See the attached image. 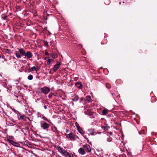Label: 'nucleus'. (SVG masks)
Segmentation results:
<instances>
[{"mask_svg": "<svg viewBox=\"0 0 157 157\" xmlns=\"http://www.w3.org/2000/svg\"><path fill=\"white\" fill-rule=\"evenodd\" d=\"M40 126L41 128L44 130L47 131L50 126V125L46 122H44L42 123H41Z\"/></svg>", "mask_w": 157, "mask_h": 157, "instance_id": "f257e3e1", "label": "nucleus"}, {"mask_svg": "<svg viewBox=\"0 0 157 157\" xmlns=\"http://www.w3.org/2000/svg\"><path fill=\"white\" fill-rule=\"evenodd\" d=\"M40 90L42 93L44 94H48L50 91V89L48 87L44 86L40 89Z\"/></svg>", "mask_w": 157, "mask_h": 157, "instance_id": "f03ea898", "label": "nucleus"}, {"mask_svg": "<svg viewBox=\"0 0 157 157\" xmlns=\"http://www.w3.org/2000/svg\"><path fill=\"white\" fill-rule=\"evenodd\" d=\"M66 136L71 140H76L75 135L72 133L66 134Z\"/></svg>", "mask_w": 157, "mask_h": 157, "instance_id": "7ed1b4c3", "label": "nucleus"}, {"mask_svg": "<svg viewBox=\"0 0 157 157\" xmlns=\"http://www.w3.org/2000/svg\"><path fill=\"white\" fill-rule=\"evenodd\" d=\"M88 132L91 135H94L97 134H99L101 132H96L95 131L94 129L93 128H90L88 130Z\"/></svg>", "mask_w": 157, "mask_h": 157, "instance_id": "20e7f679", "label": "nucleus"}, {"mask_svg": "<svg viewBox=\"0 0 157 157\" xmlns=\"http://www.w3.org/2000/svg\"><path fill=\"white\" fill-rule=\"evenodd\" d=\"M60 65V64L59 63H57L52 68L53 71L54 72H56L59 68Z\"/></svg>", "mask_w": 157, "mask_h": 157, "instance_id": "39448f33", "label": "nucleus"}, {"mask_svg": "<svg viewBox=\"0 0 157 157\" xmlns=\"http://www.w3.org/2000/svg\"><path fill=\"white\" fill-rule=\"evenodd\" d=\"M78 153L81 155H84L86 154V151L82 147L80 148L78 150Z\"/></svg>", "mask_w": 157, "mask_h": 157, "instance_id": "423d86ee", "label": "nucleus"}, {"mask_svg": "<svg viewBox=\"0 0 157 157\" xmlns=\"http://www.w3.org/2000/svg\"><path fill=\"white\" fill-rule=\"evenodd\" d=\"M25 56H26L28 58H30L32 57L33 54L30 52L28 51L25 54Z\"/></svg>", "mask_w": 157, "mask_h": 157, "instance_id": "0eeeda50", "label": "nucleus"}, {"mask_svg": "<svg viewBox=\"0 0 157 157\" xmlns=\"http://www.w3.org/2000/svg\"><path fill=\"white\" fill-rule=\"evenodd\" d=\"M83 146L86 149L88 152H90L91 151V149L89 145L86 144L83 145Z\"/></svg>", "mask_w": 157, "mask_h": 157, "instance_id": "6e6552de", "label": "nucleus"}, {"mask_svg": "<svg viewBox=\"0 0 157 157\" xmlns=\"http://www.w3.org/2000/svg\"><path fill=\"white\" fill-rule=\"evenodd\" d=\"M60 151L62 154H63L65 156H67L66 154L67 152V151L66 150L62 148H60Z\"/></svg>", "mask_w": 157, "mask_h": 157, "instance_id": "1a4fd4ad", "label": "nucleus"}, {"mask_svg": "<svg viewBox=\"0 0 157 157\" xmlns=\"http://www.w3.org/2000/svg\"><path fill=\"white\" fill-rule=\"evenodd\" d=\"M19 51L21 54L23 55H24L25 56V50H24L23 49H22V48L19 49Z\"/></svg>", "mask_w": 157, "mask_h": 157, "instance_id": "9d476101", "label": "nucleus"}, {"mask_svg": "<svg viewBox=\"0 0 157 157\" xmlns=\"http://www.w3.org/2000/svg\"><path fill=\"white\" fill-rule=\"evenodd\" d=\"M10 142V143L12 144H13V145H14V146H16V147H18L19 146V144H18L16 143L15 142L11 140Z\"/></svg>", "mask_w": 157, "mask_h": 157, "instance_id": "9b49d317", "label": "nucleus"}, {"mask_svg": "<svg viewBox=\"0 0 157 157\" xmlns=\"http://www.w3.org/2000/svg\"><path fill=\"white\" fill-rule=\"evenodd\" d=\"M78 132L82 134H83L84 133L82 129L80 127H78V128H77Z\"/></svg>", "mask_w": 157, "mask_h": 157, "instance_id": "f8f14e48", "label": "nucleus"}, {"mask_svg": "<svg viewBox=\"0 0 157 157\" xmlns=\"http://www.w3.org/2000/svg\"><path fill=\"white\" fill-rule=\"evenodd\" d=\"M101 128L103 129L104 131H105L107 130L109 128V127L107 125H106L105 126H102Z\"/></svg>", "mask_w": 157, "mask_h": 157, "instance_id": "ddd939ff", "label": "nucleus"}, {"mask_svg": "<svg viewBox=\"0 0 157 157\" xmlns=\"http://www.w3.org/2000/svg\"><path fill=\"white\" fill-rule=\"evenodd\" d=\"M79 97H78L76 95H75V97L72 99V100L73 101H77L78 100Z\"/></svg>", "mask_w": 157, "mask_h": 157, "instance_id": "4468645a", "label": "nucleus"}, {"mask_svg": "<svg viewBox=\"0 0 157 157\" xmlns=\"http://www.w3.org/2000/svg\"><path fill=\"white\" fill-rule=\"evenodd\" d=\"M86 100L88 102H90L91 101V97L90 96H87L86 97Z\"/></svg>", "mask_w": 157, "mask_h": 157, "instance_id": "2eb2a0df", "label": "nucleus"}, {"mask_svg": "<svg viewBox=\"0 0 157 157\" xmlns=\"http://www.w3.org/2000/svg\"><path fill=\"white\" fill-rule=\"evenodd\" d=\"M51 56L52 57L53 59L56 58L57 57V55L55 53H51Z\"/></svg>", "mask_w": 157, "mask_h": 157, "instance_id": "dca6fc26", "label": "nucleus"}, {"mask_svg": "<svg viewBox=\"0 0 157 157\" xmlns=\"http://www.w3.org/2000/svg\"><path fill=\"white\" fill-rule=\"evenodd\" d=\"M108 113V111L106 109H104L102 112V113L103 115H105L106 114Z\"/></svg>", "mask_w": 157, "mask_h": 157, "instance_id": "f3484780", "label": "nucleus"}, {"mask_svg": "<svg viewBox=\"0 0 157 157\" xmlns=\"http://www.w3.org/2000/svg\"><path fill=\"white\" fill-rule=\"evenodd\" d=\"M66 155H67V156H68L69 157H73V155L72 153H69L67 152V153Z\"/></svg>", "mask_w": 157, "mask_h": 157, "instance_id": "a211bd4d", "label": "nucleus"}, {"mask_svg": "<svg viewBox=\"0 0 157 157\" xmlns=\"http://www.w3.org/2000/svg\"><path fill=\"white\" fill-rule=\"evenodd\" d=\"M27 78L28 79H29V80H32L33 78V76L32 75H29L28 76Z\"/></svg>", "mask_w": 157, "mask_h": 157, "instance_id": "6ab92c4d", "label": "nucleus"}, {"mask_svg": "<svg viewBox=\"0 0 157 157\" xmlns=\"http://www.w3.org/2000/svg\"><path fill=\"white\" fill-rule=\"evenodd\" d=\"M32 69V71H36L37 72V69L36 67L34 66L33 67H31Z\"/></svg>", "mask_w": 157, "mask_h": 157, "instance_id": "aec40b11", "label": "nucleus"}, {"mask_svg": "<svg viewBox=\"0 0 157 157\" xmlns=\"http://www.w3.org/2000/svg\"><path fill=\"white\" fill-rule=\"evenodd\" d=\"M53 59H48L47 61V63L49 65L52 61Z\"/></svg>", "mask_w": 157, "mask_h": 157, "instance_id": "412c9836", "label": "nucleus"}, {"mask_svg": "<svg viewBox=\"0 0 157 157\" xmlns=\"http://www.w3.org/2000/svg\"><path fill=\"white\" fill-rule=\"evenodd\" d=\"M112 138L110 137H108L107 139V140L108 142H110L112 141Z\"/></svg>", "mask_w": 157, "mask_h": 157, "instance_id": "4be33fe9", "label": "nucleus"}, {"mask_svg": "<svg viewBox=\"0 0 157 157\" xmlns=\"http://www.w3.org/2000/svg\"><path fill=\"white\" fill-rule=\"evenodd\" d=\"M15 54L17 58H21L20 55L18 54L17 53H16Z\"/></svg>", "mask_w": 157, "mask_h": 157, "instance_id": "5701e85b", "label": "nucleus"}, {"mask_svg": "<svg viewBox=\"0 0 157 157\" xmlns=\"http://www.w3.org/2000/svg\"><path fill=\"white\" fill-rule=\"evenodd\" d=\"M25 117L24 116H20V118L21 119L25 120Z\"/></svg>", "mask_w": 157, "mask_h": 157, "instance_id": "b1692460", "label": "nucleus"}, {"mask_svg": "<svg viewBox=\"0 0 157 157\" xmlns=\"http://www.w3.org/2000/svg\"><path fill=\"white\" fill-rule=\"evenodd\" d=\"M6 52L7 53H11V50L9 49H7L6 50Z\"/></svg>", "mask_w": 157, "mask_h": 157, "instance_id": "393cba45", "label": "nucleus"}, {"mask_svg": "<svg viewBox=\"0 0 157 157\" xmlns=\"http://www.w3.org/2000/svg\"><path fill=\"white\" fill-rule=\"evenodd\" d=\"M75 125L77 128H78V127H80V126H79L78 124L77 123H75Z\"/></svg>", "mask_w": 157, "mask_h": 157, "instance_id": "a878e982", "label": "nucleus"}, {"mask_svg": "<svg viewBox=\"0 0 157 157\" xmlns=\"http://www.w3.org/2000/svg\"><path fill=\"white\" fill-rule=\"evenodd\" d=\"M28 71L29 72H31L32 71V69L31 67H30L28 69Z\"/></svg>", "mask_w": 157, "mask_h": 157, "instance_id": "bb28decb", "label": "nucleus"}, {"mask_svg": "<svg viewBox=\"0 0 157 157\" xmlns=\"http://www.w3.org/2000/svg\"><path fill=\"white\" fill-rule=\"evenodd\" d=\"M44 44L45 46H48V43L47 42H44Z\"/></svg>", "mask_w": 157, "mask_h": 157, "instance_id": "cd10ccee", "label": "nucleus"}, {"mask_svg": "<svg viewBox=\"0 0 157 157\" xmlns=\"http://www.w3.org/2000/svg\"><path fill=\"white\" fill-rule=\"evenodd\" d=\"M52 93H50V94H49V95H48V97H49V98H51V97H52Z\"/></svg>", "mask_w": 157, "mask_h": 157, "instance_id": "c85d7f7f", "label": "nucleus"}, {"mask_svg": "<svg viewBox=\"0 0 157 157\" xmlns=\"http://www.w3.org/2000/svg\"><path fill=\"white\" fill-rule=\"evenodd\" d=\"M45 54L46 55H49V54L47 52H45Z\"/></svg>", "mask_w": 157, "mask_h": 157, "instance_id": "c756f323", "label": "nucleus"}, {"mask_svg": "<svg viewBox=\"0 0 157 157\" xmlns=\"http://www.w3.org/2000/svg\"><path fill=\"white\" fill-rule=\"evenodd\" d=\"M80 100H80V102H81V101H82L83 100V98H81V99H80Z\"/></svg>", "mask_w": 157, "mask_h": 157, "instance_id": "7c9ffc66", "label": "nucleus"}, {"mask_svg": "<svg viewBox=\"0 0 157 157\" xmlns=\"http://www.w3.org/2000/svg\"><path fill=\"white\" fill-rule=\"evenodd\" d=\"M44 107L45 108V109H47V107L46 105H44Z\"/></svg>", "mask_w": 157, "mask_h": 157, "instance_id": "2f4dec72", "label": "nucleus"}, {"mask_svg": "<svg viewBox=\"0 0 157 157\" xmlns=\"http://www.w3.org/2000/svg\"><path fill=\"white\" fill-rule=\"evenodd\" d=\"M49 57H48V58H47V57H45V58H44V60H46L47 59H49Z\"/></svg>", "mask_w": 157, "mask_h": 157, "instance_id": "473e14b6", "label": "nucleus"}, {"mask_svg": "<svg viewBox=\"0 0 157 157\" xmlns=\"http://www.w3.org/2000/svg\"><path fill=\"white\" fill-rule=\"evenodd\" d=\"M109 133H110V135H112V132H109Z\"/></svg>", "mask_w": 157, "mask_h": 157, "instance_id": "72a5a7b5", "label": "nucleus"}, {"mask_svg": "<svg viewBox=\"0 0 157 157\" xmlns=\"http://www.w3.org/2000/svg\"><path fill=\"white\" fill-rule=\"evenodd\" d=\"M56 157H61V156H59V155H57V156H56Z\"/></svg>", "mask_w": 157, "mask_h": 157, "instance_id": "f704fd0d", "label": "nucleus"}, {"mask_svg": "<svg viewBox=\"0 0 157 157\" xmlns=\"http://www.w3.org/2000/svg\"><path fill=\"white\" fill-rule=\"evenodd\" d=\"M5 61H6V59H5Z\"/></svg>", "mask_w": 157, "mask_h": 157, "instance_id": "c9c22d12", "label": "nucleus"}, {"mask_svg": "<svg viewBox=\"0 0 157 157\" xmlns=\"http://www.w3.org/2000/svg\"><path fill=\"white\" fill-rule=\"evenodd\" d=\"M1 57V56H0V58Z\"/></svg>", "mask_w": 157, "mask_h": 157, "instance_id": "e433bc0d", "label": "nucleus"}]
</instances>
